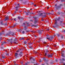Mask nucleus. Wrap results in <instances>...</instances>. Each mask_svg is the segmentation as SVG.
Wrapping results in <instances>:
<instances>
[{
  "label": "nucleus",
  "mask_w": 65,
  "mask_h": 65,
  "mask_svg": "<svg viewBox=\"0 0 65 65\" xmlns=\"http://www.w3.org/2000/svg\"><path fill=\"white\" fill-rule=\"evenodd\" d=\"M11 40H12V39H11Z\"/></svg>",
  "instance_id": "774afa93"
},
{
  "label": "nucleus",
  "mask_w": 65,
  "mask_h": 65,
  "mask_svg": "<svg viewBox=\"0 0 65 65\" xmlns=\"http://www.w3.org/2000/svg\"><path fill=\"white\" fill-rule=\"evenodd\" d=\"M15 26V25H14L13 26H12V28H14V27Z\"/></svg>",
  "instance_id": "cd10ccee"
},
{
  "label": "nucleus",
  "mask_w": 65,
  "mask_h": 65,
  "mask_svg": "<svg viewBox=\"0 0 65 65\" xmlns=\"http://www.w3.org/2000/svg\"><path fill=\"white\" fill-rule=\"evenodd\" d=\"M20 50H17L16 51V52H20Z\"/></svg>",
  "instance_id": "bb28decb"
},
{
  "label": "nucleus",
  "mask_w": 65,
  "mask_h": 65,
  "mask_svg": "<svg viewBox=\"0 0 65 65\" xmlns=\"http://www.w3.org/2000/svg\"><path fill=\"white\" fill-rule=\"evenodd\" d=\"M34 4V3H31V4H32V5H33Z\"/></svg>",
  "instance_id": "c03bdc74"
},
{
  "label": "nucleus",
  "mask_w": 65,
  "mask_h": 65,
  "mask_svg": "<svg viewBox=\"0 0 65 65\" xmlns=\"http://www.w3.org/2000/svg\"><path fill=\"white\" fill-rule=\"evenodd\" d=\"M56 46H57V45H54V46H55V47H56Z\"/></svg>",
  "instance_id": "a18cd8bd"
},
{
  "label": "nucleus",
  "mask_w": 65,
  "mask_h": 65,
  "mask_svg": "<svg viewBox=\"0 0 65 65\" xmlns=\"http://www.w3.org/2000/svg\"><path fill=\"white\" fill-rule=\"evenodd\" d=\"M20 6V5L19 4H18V6L17 7H15V8H18L19 7V6Z\"/></svg>",
  "instance_id": "dca6fc26"
},
{
  "label": "nucleus",
  "mask_w": 65,
  "mask_h": 65,
  "mask_svg": "<svg viewBox=\"0 0 65 65\" xmlns=\"http://www.w3.org/2000/svg\"><path fill=\"white\" fill-rule=\"evenodd\" d=\"M37 19V18H35V19Z\"/></svg>",
  "instance_id": "69168bd1"
},
{
  "label": "nucleus",
  "mask_w": 65,
  "mask_h": 65,
  "mask_svg": "<svg viewBox=\"0 0 65 65\" xmlns=\"http://www.w3.org/2000/svg\"><path fill=\"white\" fill-rule=\"evenodd\" d=\"M47 55V53H45V56H46Z\"/></svg>",
  "instance_id": "b1692460"
},
{
  "label": "nucleus",
  "mask_w": 65,
  "mask_h": 65,
  "mask_svg": "<svg viewBox=\"0 0 65 65\" xmlns=\"http://www.w3.org/2000/svg\"><path fill=\"white\" fill-rule=\"evenodd\" d=\"M27 43H28L26 41H24V44H27Z\"/></svg>",
  "instance_id": "9b49d317"
},
{
  "label": "nucleus",
  "mask_w": 65,
  "mask_h": 65,
  "mask_svg": "<svg viewBox=\"0 0 65 65\" xmlns=\"http://www.w3.org/2000/svg\"><path fill=\"white\" fill-rule=\"evenodd\" d=\"M55 21L56 22H57V21H60V19H57L56 18L55 19Z\"/></svg>",
  "instance_id": "0eeeda50"
},
{
  "label": "nucleus",
  "mask_w": 65,
  "mask_h": 65,
  "mask_svg": "<svg viewBox=\"0 0 65 65\" xmlns=\"http://www.w3.org/2000/svg\"><path fill=\"white\" fill-rule=\"evenodd\" d=\"M36 32H34V31H33V33H36Z\"/></svg>",
  "instance_id": "de8ad7c7"
},
{
  "label": "nucleus",
  "mask_w": 65,
  "mask_h": 65,
  "mask_svg": "<svg viewBox=\"0 0 65 65\" xmlns=\"http://www.w3.org/2000/svg\"><path fill=\"white\" fill-rule=\"evenodd\" d=\"M14 63H15V64H16V62L15 61H14Z\"/></svg>",
  "instance_id": "79ce46f5"
},
{
  "label": "nucleus",
  "mask_w": 65,
  "mask_h": 65,
  "mask_svg": "<svg viewBox=\"0 0 65 65\" xmlns=\"http://www.w3.org/2000/svg\"><path fill=\"white\" fill-rule=\"evenodd\" d=\"M42 21H43V19L42 20Z\"/></svg>",
  "instance_id": "338daca9"
},
{
  "label": "nucleus",
  "mask_w": 65,
  "mask_h": 65,
  "mask_svg": "<svg viewBox=\"0 0 65 65\" xmlns=\"http://www.w3.org/2000/svg\"><path fill=\"white\" fill-rule=\"evenodd\" d=\"M25 39V38H20V40H24V39Z\"/></svg>",
  "instance_id": "f3484780"
},
{
  "label": "nucleus",
  "mask_w": 65,
  "mask_h": 65,
  "mask_svg": "<svg viewBox=\"0 0 65 65\" xmlns=\"http://www.w3.org/2000/svg\"><path fill=\"white\" fill-rule=\"evenodd\" d=\"M57 22H55L54 24L55 25H56V24H57Z\"/></svg>",
  "instance_id": "4c0bfd02"
},
{
  "label": "nucleus",
  "mask_w": 65,
  "mask_h": 65,
  "mask_svg": "<svg viewBox=\"0 0 65 65\" xmlns=\"http://www.w3.org/2000/svg\"><path fill=\"white\" fill-rule=\"evenodd\" d=\"M9 17H6L5 18V20H8H8H9Z\"/></svg>",
  "instance_id": "6e6552de"
},
{
  "label": "nucleus",
  "mask_w": 65,
  "mask_h": 65,
  "mask_svg": "<svg viewBox=\"0 0 65 65\" xmlns=\"http://www.w3.org/2000/svg\"><path fill=\"white\" fill-rule=\"evenodd\" d=\"M5 26H6L7 25V24L6 23L5 24Z\"/></svg>",
  "instance_id": "72a5a7b5"
},
{
  "label": "nucleus",
  "mask_w": 65,
  "mask_h": 65,
  "mask_svg": "<svg viewBox=\"0 0 65 65\" xmlns=\"http://www.w3.org/2000/svg\"><path fill=\"white\" fill-rule=\"evenodd\" d=\"M62 6V5L60 4L59 6L55 7V8L56 9H59V8H60V7H61V6Z\"/></svg>",
  "instance_id": "f03ea898"
},
{
  "label": "nucleus",
  "mask_w": 65,
  "mask_h": 65,
  "mask_svg": "<svg viewBox=\"0 0 65 65\" xmlns=\"http://www.w3.org/2000/svg\"><path fill=\"white\" fill-rule=\"evenodd\" d=\"M18 56H19V57H22V54H19V55H18Z\"/></svg>",
  "instance_id": "4468645a"
},
{
  "label": "nucleus",
  "mask_w": 65,
  "mask_h": 65,
  "mask_svg": "<svg viewBox=\"0 0 65 65\" xmlns=\"http://www.w3.org/2000/svg\"><path fill=\"white\" fill-rule=\"evenodd\" d=\"M3 21H1V25H3Z\"/></svg>",
  "instance_id": "a211bd4d"
},
{
  "label": "nucleus",
  "mask_w": 65,
  "mask_h": 65,
  "mask_svg": "<svg viewBox=\"0 0 65 65\" xmlns=\"http://www.w3.org/2000/svg\"><path fill=\"white\" fill-rule=\"evenodd\" d=\"M63 21H60L59 22V23H63Z\"/></svg>",
  "instance_id": "58836bf2"
},
{
  "label": "nucleus",
  "mask_w": 65,
  "mask_h": 65,
  "mask_svg": "<svg viewBox=\"0 0 65 65\" xmlns=\"http://www.w3.org/2000/svg\"><path fill=\"white\" fill-rule=\"evenodd\" d=\"M55 7H56V6H57V4H55Z\"/></svg>",
  "instance_id": "ea45409f"
},
{
  "label": "nucleus",
  "mask_w": 65,
  "mask_h": 65,
  "mask_svg": "<svg viewBox=\"0 0 65 65\" xmlns=\"http://www.w3.org/2000/svg\"><path fill=\"white\" fill-rule=\"evenodd\" d=\"M2 57L3 59H5V56H2Z\"/></svg>",
  "instance_id": "aec40b11"
},
{
  "label": "nucleus",
  "mask_w": 65,
  "mask_h": 65,
  "mask_svg": "<svg viewBox=\"0 0 65 65\" xmlns=\"http://www.w3.org/2000/svg\"><path fill=\"white\" fill-rule=\"evenodd\" d=\"M18 10H19V9H16V11H18Z\"/></svg>",
  "instance_id": "3c124183"
},
{
  "label": "nucleus",
  "mask_w": 65,
  "mask_h": 65,
  "mask_svg": "<svg viewBox=\"0 0 65 65\" xmlns=\"http://www.w3.org/2000/svg\"><path fill=\"white\" fill-rule=\"evenodd\" d=\"M46 38L48 40H50V41H51L54 38L53 37V36H51L50 38Z\"/></svg>",
  "instance_id": "f257e3e1"
},
{
  "label": "nucleus",
  "mask_w": 65,
  "mask_h": 65,
  "mask_svg": "<svg viewBox=\"0 0 65 65\" xmlns=\"http://www.w3.org/2000/svg\"><path fill=\"white\" fill-rule=\"evenodd\" d=\"M63 65H65V63L63 64Z\"/></svg>",
  "instance_id": "0e129e2a"
},
{
  "label": "nucleus",
  "mask_w": 65,
  "mask_h": 65,
  "mask_svg": "<svg viewBox=\"0 0 65 65\" xmlns=\"http://www.w3.org/2000/svg\"><path fill=\"white\" fill-rule=\"evenodd\" d=\"M46 59L47 58H46L45 57H43V59L44 61L45 62V61L46 60Z\"/></svg>",
  "instance_id": "f8f14e48"
},
{
  "label": "nucleus",
  "mask_w": 65,
  "mask_h": 65,
  "mask_svg": "<svg viewBox=\"0 0 65 65\" xmlns=\"http://www.w3.org/2000/svg\"><path fill=\"white\" fill-rule=\"evenodd\" d=\"M42 14H43V13H41L40 14H39V15L40 16L42 17Z\"/></svg>",
  "instance_id": "ddd939ff"
},
{
  "label": "nucleus",
  "mask_w": 65,
  "mask_h": 65,
  "mask_svg": "<svg viewBox=\"0 0 65 65\" xmlns=\"http://www.w3.org/2000/svg\"><path fill=\"white\" fill-rule=\"evenodd\" d=\"M3 40L2 38L1 37L0 38V41H1V40Z\"/></svg>",
  "instance_id": "412c9836"
},
{
  "label": "nucleus",
  "mask_w": 65,
  "mask_h": 65,
  "mask_svg": "<svg viewBox=\"0 0 65 65\" xmlns=\"http://www.w3.org/2000/svg\"><path fill=\"white\" fill-rule=\"evenodd\" d=\"M6 35L7 36H9L10 35V33H9L7 34Z\"/></svg>",
  "instance_id": "2eb2a0df"
},
{
  "label": "nucleus",
  "mask_w": 65,
  "mask_h": 65,
  "mask_svg": "<svg viewBox=\"0 0 65 65\" xmlns=\"http://www.w3.org/2000/svg\"><path fill=\"white\" fill-rule=\"evenodd\" d=\"M47 9H48L49 8V7H47Z\"/></svg>",
  "instance_id": "052dcab7"
},
{
  "label": "nucleus",
  "mask_w": 65,
  "mask_h": 65,
  "mask_svg": "<svg viewBox=\"0 0 65 65\" xmlns=\"http://www.w3.org/2000/svg\"><path fill=\"white\" fill-rule=\"evenodd\" d=\"M34 6H35V7H36V5H34Z\"/></svg>",
  "instance_id": "09e8293b"
},
{
  "label": "nucleus",
  "mask_w": 65,
  "mask_h": 65,
  "mask_svg": "<svg viewBox=\"0 0 65 65\" xmlns=\"http://www.w3.org/2000/svg\"><path fill=\"white\" fill-rule=\"evenodd\" d=\"M30 60L31 61V60H33V61H35V59L34 58L32 57H31L30 58Z\"/></svg>",
  "instance_id": "423d86ee"
},
{
  "label": "nucleus",
  "mask_w": 65,
  "mask_h": 65,
  "mask_svg": "<svg viewBox=\"0 0 65 65\" xmlns=\"http://www.w3.org/2000/svg\"><path fill=\"white\" fill-rule=\"evenodd\" d=\"M14 13L15 14V13H17V11H14Z\"/></svg>",
  "instance_id": "c9c22d12"
},
{
  "label": "nucleus",
  "mask_w": 65,
  "mask_h": 65,
  "mask_svg": "<svg viewBox=\"0 0 65 65\" xmlns=\"http://www.w3.org/2000/svg\"><path fill=\"white\" fill-rule=\"evenodd\" d=\"M61 1L62 2H65V0H61Z\"/></svg>",
  "instance_id": "6ab92c4d"
},
{
  "label": "nucleus",
  "mask_w": 65,
  "mask_h": 65,
  "mask_svg": "<svg viewBox=\"0 0 65 65\" xmlns=\"http://www.w3.org/2000/svg\"><path fill=\"white\" fill-rule=\"evenodd\" d=\"M62 60H63V61H65V59H64V58H62Z\"/></svg>",
  "instance_id": "2f4dec72"
},
{
  "label": "nucleus",
  "mask_w": 65,
  "mask_h": 65,
  "mask_svg": "<svg viewBox=\"0 0 65 65\" xmlns=\"http://www.w3.org/2000/svg\"><path fill=\"white\" fill-rule=\"evenodd\" d=\"M27 15H28V13H26Z\"/></svg>",
  "instance_id": "680f3d73"
},
{
  "label": "nucleus",
  "mask_w": 65,
  "mask_h": 65,
  "mask_svg": "<svg viewBox=\"0 0 65 65\" xmlns=\"http://www.w3.org/2000/svg\"><path fill=\"white\" fill-rule=\"evenodd\" d=\"M61 38H63V36H61Z\"/></svg>",
  "instance_id": "f704fd0d"
},
{
  "label": "nucleus",
  "mask_w": 65,
  "mask_h": 65,
  "mask_svg": "<svg viewBox=\"0 0 65 65\" xmlns=\"http://www.w3.org/2000/svg\"><path fill=\"white\" fill-rule=\"evenodd\" d=\"M48 61H49V60L47 58L46 59V60H45V62H48Z\"/></svg>",
  "instance_id": "1a4fd4ad"
},
{
  "label": "nucleus",
  "mask_w": 65,
  "mask_h": 65,
  "mask_svg": "<svg viewBox=\"0 0 65 65\" xmlns=\"http://www.w3.org/2000/svg\"><path fill=\"white\" fill-rule=\"evenodd\" d=\"M39 62L40 63H41V62H42V61L41 60H39Z\"/></svg>",
  "instance_id": "e433bc0d"
},
{
  "label": "nucleus",
  "mask_w": 65,
  "mask_h": 65,
  "mask_svg": "<svg viewBox=\"0 0 65 65\" xmlns=\"http://www.w3.org/2000/svg\"><path fill=\"white\" fill-rule=\"evenodd\" d=\"M33 32V31H31V32Z\"/></svg>",
  "instance_id": "4d7b16f0"
},
{
  "label": "nucleus",
  "mask_w": 65,
  "mask_h": 65,
  "mask_svg": "<svg viewBox=\"0 0 65 65\" xmlns=\"http://www.w3.org/2000/svg\"><path fill=\"white\" fill-rule=\"evenodd\" d=\"M43 43H44V44H46V42H43Z\"/></svg>",
  "instance_id": "393cba45"
},
{
  "label": "nucleus",
  "mask_w": 65,
  "mask_h": 65,
  "mask_svg": "<svg viewBox=\"0 0 65 65\" xmlns=\"http://www.w3.org/2000/svg\"><path fill=\"white\" fill-rule=\"evenodd\" d=\"M37 22V21H35V22H34V24H36V23Z\"/></svg>",
  "instance_id": "a878e982"
},
{
  "label": "nucleus",
  "mask_w": 65,
  "mask_h": 65,
  "mask_svg": "<svg viewBox=\"0 0 65 65\" xmlns=\"http://www.w3.org/2000/svg\"><path fill=\"white\" fill-rule=\"evenodd\" d=\"M29 39H27V40H29Z\"/></svg>",
  "instance_id": "13d9d810"
},
{
  "label": "nucleus",
  "mask_w": 65,
  "mask_h": 65,
  "mask_svg": "<svg viewBox=\"0 0 65 65\" xmlns=\"http://www.w3.org/2000/svg\"><path fill=\"white\" fill-rule=\"evenodd\" d=\"M53 28H55V26H53Z\"/></svg>",
  "instance_id": "603ef678"
},
{
  "label": "nucleus",
  "mask_w": 65,
  "mask_h": 65,
  "mask_svg": "<svg viewBox=\"0 0 65 65\" xmlns=\"http://www.w3.org/2000/svg\"><path fill=\"white\" fill-rule=\"evenodd\" d=\"M6 55H7V56H9V54L8 53H6Z\"/></svg>",
  "instance_id": "7c9ffc66"
},
{
  "label": "nucleus",
  "mask_w": 65,
  "mask_h": 65,
  "mask_svg": "<svg viewBox=\"0 0 65 65\" xmlns=\"http://www.w3.org/2000/svg\"><path fill=\"white\" fill-rule=\"evenodd\" d=\"M7 42H6V41L5 42H2V44H1V45H3V44H4V43H6Z\"/></svg>",
  "instance_id": "9d476101"
},
{
  "label": "nucleus",
  "mask_w": 65,
  "mask_h": 65,
  "mask_svg": "<svg viewBox=\"0 0 65 65\" xmlns=\"http://www.w3.org/2000/svg\"><path fill=\"white\" fill-rule=\"evenodd\" d=\"M26 32H29V31L27 30V31H26Z\"/></svg>",
  "instance_id": "6e6d98bb"
},
{
  "label": "nucleus",
  "mask_w": 65,
  "mask_h": 65,
  "mask_svg": "<svg viewBox=\"0 0 65 65\" xmlns=\"http://www.w3.org/2000/svg\"><path fill=\"white\" fill-rule=\"evenodd\" d=\"M14 56H15V58L16 59H17V58H18V57H19V55H18V54L17 53H15Z\"/></svg>",
  "instance_id": "7ed1b4c3"
},
{
  "label": "nucleus",
  "mask_w": 65,
  "mask_h": 65,
  "mask_svg": "<svg viewBox=\"0 0 65 65\" xmlns=\"http://www.w3.org/2000/svg\"><path fill=\"white\" fill-rule=\"evenodd\" d=\"M18 18L19 20H20V19H21V17H18Z\"/></svg>",
  "instance_id": "c85d7f7f"
},
{
  "label": "nucleus",
  "mask_w": 65,
  "mask_h": 65,
  "mask_svg": "<svg viewBox=\"0 0 65 65\" xmlns=\"http://www.w3.org/2000/svg\"><path fill=\"white\" fill-rule=\"evenodd\" d=\"M63 32H65V30H63Z\"/></svg>",
  "instance_id": "bf43d9fd"
},
{
  "label": "nucleus",
  "mask_w": 65,
  "mask_h": 65,
  "mask_svg": "<svg viewBox=\"0 0 65 65\" xmlns=\"http://www.w3.org/2000/svg\"><path fill=\"white\" fill-rule=\"evenodd\" d=\"M23 24L24 25H26V23H24Z\"/></svg>",
  "instance_id": "864d4df0"
},
{
  "label": "nucleus",
  "mask_w": 65,
  "mask_h": 65,
  "mask_svg": "<svg viewBox=\"0 0 65 65\" xmlns=\"http://www.w3.org/2000/svg\"><path fill=\"white\" fill-rule=\"evenodd\" d=\"M61 56L62 57H64V54H62L61 55Z\"/></svg>",
  "instance_id": "5701e85b"
},
{
  "label": "nucleus",
  "mask_w": 65,
  "mask_h": 65,
  "mask_svg": "<svg viewBox=\"0 0 65 65\" xmlns=\"http://www.w3.org/2000/svg\"><path fill=\"white\" fill-rule=\"evenodd\" d=\"M30 44H31V43L30 42H29V43H28V45H30Z\"/></svg>",
  "instance_id": "473e14b6"
},
{
  "label": "nucleus",
  "mask_w": 65,
  "mask_h": 65,
  "mask_svg": "<svg viewBox=\"0 0 65 65\" xmlns=\"http://www.w3.org/2000/svg\"><path fill=\"white\" fill-rule=\"evenodd\" d=\"M29 48H33V47H32V46H29Z\"/></svg>",
  "instance_id": "4be33fe9"
},
{
  "label": "nucleus",
  "mask_w": 65,
  "mask_h": 65,
  "mask_svg": "<svg viewBox=\"0 0 65 65\" xmlns=\"http://www.w3.org/2000/svg\"><path fill=\"white\" fill-rule=\"evenodd\" d=\"M49 30H50V29H47V31H49Z\"/></svg>",
  "instance_id": "5fc2aeb1"
},
{
  "label": "nucleus",
  "mask_w": 65,
  "mask_h": 65,
  "mask_svg": "<svg viewBox=\"0 0 65 65\" xmlns=\"http://www.w3.org/2000/svg\"><path fill=\"white\" fill-rule=\"evenodd\" d=\"M33 26H34V27H36V26L35 25H33Z\"/></svg>",
  "instance_id": "49530a36"
},
{
  "label": "nucleus",
  "mask_w": 65,
  "mask_h": 65,
  "mask_svg": "<svg viewBox=\"0 0 65 65\" xmlns=\"http://www.w3.org/2000/svg\"><path fill=\"white\" fill-rule=\"evenodd\" d=\"M7 52V50L5 51L6 52Z\"/></svg>",
  "instance_id": "e2e57ef3"
},
{
  "label": "nucleus",
  "mask_w": 65,
  "mask_h": 65,
  "mask_svg": "<svg viewBox=\"0 0 65 65\" xmlns=\"http://www.w3.org/2000/svg\"><path fill=\"white\" fill-rule=\"evenodd\" d=\"M46 17V15L45 14H44V15H42V18H45Z\"/></svg>",
  "instance_id": "39448f33"
},
{
  "label": "nucleus",
  "mask_w": 65,
  "mask_h": 65,
  "mask_svg": "<svg viewBox=\"0 0 65 65\" xmlns=\"http://www.w3.org/2000/svg\"><path fill=\"white\" fill-rule=\"evenodd\" d=\"M16 19V18L14 19V21H16V20H15Z\"/></svg>",
  "instance_id": "37998d69"
},
{
  "label": "nucleus",
  "mask_w": 65,
  "mask_h": 65,
  "mask_svg": "<svg viewBox=\"0 0 65 65\" xmlns=\"http://www.w3.org/2000/svg\"><path fill=\"white\" fill-rule=\"evenodd\" d=\"M10 42L11 43V44H12V42L10 41Z\"/></svg>",
  "instance_id": "8fccbe9b"
},
{
  "label": "nucleus",
  "mask_w": 65,
  "mask_h": 65,
  "mask_svg": "<svg viewBox=\"0 0 65 65\" xmlns=\"http://www.w3.org/2000/svg\"><path fill=\"white\" fill-rule=\"evenodd\" d=\"M22 33L23 34H24V33H25V31H22Z\"/></svg>",
  "instance_id": "c756f323"
},
{
  "label": "nucleus",
  "mask_w": 65,
  "mask_h": 65,
  "mask_svg": "<svg viewBox=\"0 0 65 65\" xmlns=\"http://www.w3.org/2000/svg\"><path fill=\"white\" fill-rule=\"evenodd\" d=\"M30 14H33V13L32 12H30Z\"/></svg>",
  "instance_id": "a19ab883"
},
{
  "label": "nucleus",
  "mask_w": 65,
  "mask_h": 65,
  "mask_svg": "<svg viewBox=\"0 0 65 65\" xmlns=\"http://www.w3.org/2000/svg\"><path fill=\"white\" fill-rule=\"evenodd\" d=\"M53 54H51V55L48 54L47 55V57L48 58H51V57H53Z\"/></svg>",
  "instance_id": "20e7f679"
}]
</instances>
